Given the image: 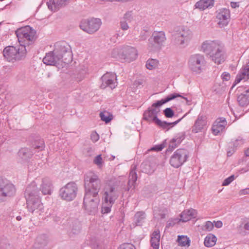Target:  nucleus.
<instances>
[{"label":"nucleus","mask_w":249,"mask_h":249,"mask_svg":"<svg viewBox=\"0 0 249 249\" xmlns=\"http://www.w3.org/2000/svg\"><path fill=\"white\" fill-rule=\"evenodd\" d=\"M178 242L179 246L184 247L189 246L190 244V240L186 236L178 235Z\"/></svg>","instance_id":"f704fd0d"},{"label":"nucleus","mask_w":249,"mask_h":249,"mask_svg":"<svg viewBox=\"0 0 249 249\" xmlns=\"http://www.w3.org/2000/svg\"><path fill=\"white\" fill-rule=\"evenodd\" d=\"M101 80L102 83L100 87L102 89H104L108 87L111 89H113L116 86L115 81L117 79L114 74L107 73L101 77Z\"/></svg>","instance_id":"f3484780"},{"label":"nucleus","mask_w":249,"mask_h":249,"mask_svg":"<svg viewBox=\"0 0 249 249\" xmlns=\"http://www.w3.org/2000/svg\"><path fill=\"white\" fill-rule=\"evenodd\" d=\"M160 232L159 230L155 231L152 234L151 245L153 249H159L160 245Z\"/></svg>","instance_id":"c756f323"},{"label":"nucleus","mask_w":249,"mask_h":249,"mask_svg":"<svg viewBox=\"0 0 249 249\" xmlns=\"http://www.w3.org/2000/svg\"><path fill=\"white\" fill-rule=\"evenodd\" d=\"M99 197L85 195L83 206L86 212L90 215H95L98 211V205L100 202Z\"/></svg>","instance_id":"9b49d317"},{"label":"nucleus","mask_w":249,"mask_h":249,"mask_svg":"<svg viewBox=\"0 0 249 249\" xmlns=\"http://www.w3.org/2000/svg\"><path fill=\"white\" fill-rule=\"evenodd\" d=\"M248 79H249V65H247L243 68L240 73L237 75L231 89L237 84L239 83L242 80L245 79V81H246Z\"/></svg>","instance_id":"5701e85b"},{"label":"nucleus","mask_w":249,"mask_h":249,"mask_svg":"<svg viewBox=\"0 0 249 249\" xmlns=\"http://www.w3.org/2000/svg\"><path fill=\"white\" fill-rule=\"evenodd\" d=\"M26 53V49L23 45L18 48L13 46H8L3 51V56L8 62L21 60L25 57Z\"/></svg>","instance_id":"6e6552de"},{"label":"nucleus","mask_w":249,"mask_h":249,"mask_svg":"<svg viewBox=\"0 0 249 249\" xmlns=\"http://www.w3.org/2000/svg\"><path fill=\"white\" fill-rule=\"evenodd\" d=\"M214 223L215 227L217 228H220L222 227V226L223 225V223L221 221H214Z\"/></svg>","instance_id":"69168bd1"},{"label":"nucleus","mask_w":249,"mask_h":249,"mask_svg":"<svg viewBox=\"0 0 249 249\" xmlns=\"http://www.w3.org/2000/svg\"><path fill=\"white\" fill-rule=\"evenodd\" d=\"M216 18L218 20V24L220 27L227 26L230 19V10L227 8L219 9L216 15Z\"/></svg>","instance_id":"a211bd4d"},{"label":"nucleus","mask_w":249,"mask_h":249,"mask_svg":"<svg viewBox=\"0 0 249 249\" xmlns=\"http://www.w3.org/2000/svg\"><path fill=\"white\" fill-rule=\"evenodd\" d=\"M177 221H178V219L169 220L167 222L166 227L167 228H169L170 227H173L176 223Z\"/></svg>","instance_id":"052dcab7"},{"label":"nucleus","mask_w":249,"mask_h":249,"mask_svg":"<svg viewBox=\"0 0 249 249\" xmlns=\"http://www.w3.org/2000/svg\"><path fill=\"white\" fill-rule=\"evenodd\" d=\"M213 223L210 221H207L204 225L205 229L208 231H212L213 228Z\"/></svg>","instance_id":"603ef678"},{"label":"nucleus","mask_w":249,"mask_h":249,"mask_svg":"<svg viewBox=\"0 0 249 249\" xmlns=\"http://www.w3.org/2000/svg\"><path fill=\"white\" fill-rule=\"evenodd\" d=\"M192 37V33L183 26L176 27L172 35V42L182 47L187 46Z\"/></svg>","instance_id":"423d86ee"},{"label":"nucleus","mask_w":249,"mask_h":249,"mask_svg":"<svg viewBox=\"0 0 249 249\" xmlns=\"http://www.w3.org/2000/svg\"><path fill=\"white\" fill-rule=\"evenodd\" d=\"M227 124V122L225 118H218L213 123L212 127L213 133L214 135H217L225 128Z\"/></svg>","instance_id":"aec40b11"},{"label":"nucleus","mask_w":249,"mask_h":249,"mask_svg":"<svg viewBox=\"0 0 249 249\" xmlns=\"http://www.w3.org/2000/svg\"><path fill=\"white\" fill-rule=\"evenodd\" d=\"M143 83V82L142 80H135L134 81V85L136 86L137 87L139 86V85H142Z\"/></svg>","instance_id":"338daca9"},{"label":"nucleus","mask_w":249,"mask_h":249,"mask_svg":"<svg viewBox=\"0 0 249 249\" xmlns=\"http://www.w3.org/2000/svg\"><path fill=\"white\" fill-rule=\"evenodd\" d=\"M102 24L101 20L99 18H91L84 20L81 22L80 27L85 32L92 34L97 31Z\"/></svg>","instance_id":"f8f14e48"},{"label":"nucleus","mask_w":249,"mask_h":249,"mask_svg":"<svg viewBox=\"0 0 249 249\" xmlns=\"http://www.w3.org/2000/svg\"><path fill=\"white\" fill-rule=\"evenodd\" d=\"M34 184L29 185L26 189L25 196L26 199L27 208L28 211L34 213L36 211H41L43 205L38 196V191Z\"/></svg>","instance_id":"20e7f679"},{"label":"nucleus","mask_w":249,"mask_h":249,"mask_svg":"<svg viewBox=\"0 0 249 249\" xmlns=\"http://www.w3.org/2000/svg\"><path fill=\"white\" fill-rule=\"evenodd\" d=\"M141 167L142 172L146 174H151L154 171V169L151 167L147 161L143 162L141 165Z\"/></svg>","instance_id":"c9c22d12"},{"label":"nucleus","mask_w":249,"mask_h":249,"mask_svg":"<svg viewBox=\"0 0 249 249\" xmlns=\"http://www.w3.org/2000/svg\"><path fill=\"white\" fill-rule=\"evenodd\" d=\"M35 152L27 147L21 148L18 152V157L23 160H27L31 159Z\"/></svg>","instance_id":"a878e982"},{"label":"nucleus","mask_w":249,"mask_h":249,"mask_svg":"<svg viewBox=\"0 0 249 249\" xmlns=\"http://www.w3.org/2000/svg\"><path fill=\"white\" fill-rule=\"evenodd\" d=\"M93 163L99 166L102 165L103 163V159L101 157V155H99L95 158L93 160Z\"/></svg>","instance_id":"09e8293b"},{"label":"nucleus","mask_w":249,"mask_h":249,"mask_svg":"<svg viewBox=\"0 0 249 249\" xmlns=\"http://www.w3.org/2000/svg\"><path fill=\"white\" fill-rule=\"evenodd\" d=\"M52 218L54 222L59 223L61 221V218L57 215H53Z\"/></svg>","instance_id":"680f3d73"},{"label":"nucleus","mask_w":249,"mask_h":249,"mask_svg":"<svg viewBox=\"0 0 249 249\" xmlns=\"http://www.w3.org/2000/svg\"><path fill=\"white\" fill-rule=\"evenodd\" d=\"M206 124V119L204 116H198L195 124L192 127L193 133H196L201 131L203 127Z\"/></svg>","instance_id":"4be33fe9"},{"label":"nucleus","mask_w":249,"mask_h":249,"mask_svg":"<svg viewBox=\"0 0 249 249\" xmlns=\"http://www.w3.org/2000/svg\"><path fill=\"white\" fill-rule=\"evenodd\" d=\"M113 204H110V202L106 203L105 201L103 203L102 207V213L103 214L108 213L111 211V208Z\"/></svg>","instance_id":"ea45409f"},{"label":"nucleus","mask_w":249,"mask_h":249,"mask_svg":"<svg viewBox=\"0 0 249 249\" xmlns=\"http://www.w3.org/2000/svg\"><path fill=\"white\" fill-rule=\"evenodd\" d=\"M178 146V145L177 144V143L175 142V141L173 140L172 139L171 140L170 142V143H169V147H168V150L172 151L175 148L177 147Z\"/></svg>","instance_id":"864d4df0"},{"label":"nucleus","mask_w":249,"mask_h":249,"mask_svg":"<svg viewBox=\"0 0 249 249\" xmlns=\"http://www.w3.org/2000/svg\"><path fill=\"white\" fill-rule=\"evenodd\" d=\"M85 195L99 197L98 193L102 186L101 179L95 174L89 172L85 175Z\"/></svg>","instance_id":"39448f33"},{"label":"nucleus","mask_w":249,"mask_h":249,"mask_svg":"<svg viewBox=\"0 0 249 249\" xmlns=\"http://www.w3.org/2000/svg\"><path fill=\"white\" fill-rule=\"evenodd\" d=\"M216 240V237L214 235L210 233L205 237L204 244L207 247H212L215 244Z\"/></svg>","instance_id":"473e14b6"},{"label":"nucleus","mask_w":249,"mask_h":249,"mask_svg":"<svg viewBox=\"0 0 249 249\" xmlns=\"http://www.w3.org/2000/svg\"><path fill=\"white\" fill-rule=\"evenodd\" d=\"M54 49L46 54L42 62H71L72 53L71 46L65 41L56 42Z\"/></svg>","instance_id":"f257e3e1"},{"label":"nucleus","mask_w":249,"mask_h":249,"mask_svg":"<svg viewBox=\"0 0 249 249\" xmlns=\"http://www.w3.org/2000/svg\"><path fill=\"white\" fill-rule=\"evenodd\" d=\"M150 35V32L149 29H144L141 31L140 35V39L141 40H145Z\"/></svg>","instance_id":"79ce46f5"},{"label":"nucleus","mask_w":249,"mask_h":249,"mask_svg":"<svg viewBox=\"0 0 249 249\" xmlns=\"http://www.w3.org/2000/svg\"><path fill=\"white\" fill-rule=\"evenodd\" d=\"M236 148L233 146H231L230 145V142L228 144V147L227 148V156L230 157L231 156L235 151Z\"/></svg>","instance_id":"3c124183"},{"label":"nucleus","mask_w":249,"mask_h":249,"mask_svg":"<svg viewBox=\"0 0 249 249\" xmlns=\"http://www.w3.org/2000/svg\"><path fill=\"white\" fill-rule=\"evenodd\" d=\"M201 63H190L189 68L191 70L196 73H200L202 71Z\"/></svg>","instance_id":"4c0bfd02"},{"label":"nucleus","mask_w":249,"mask_h":249,"mask_svg":"<svg viewBox=\"0 0 249 249\" xmlns=\"http://www.w3.org/2000/svg\"><path fill=\"white\" fill-rule=\"evenodd\" d=\"M122 56L127 61H134L138 56V51L135 48L127 46L124 48Z\"/></svg>","instance_id":"6ab92c4d"},{"label":"nucleus","mask_w":249,"mask_h":249,"mask_svg":"<svg viewBox=\"0 0 249 249\" xmlns=\"http://www.w3.org/2000/svg\"><path fill=\"white\" fill-rule=\"evenodd\" d=\"M118 249H136L135 247L131 244L124 243L121 245Z\"/></svg>","instance_id":"de8ad7c7"},{"label":"nucleus","mask_w":249,"mask_h":249,"mask_svg":"<svg viewBox=\"0 0 249 249\" xmlns=\"http://www.w3.org/2000/svg\"><path fill=\"white\" fill-rule=\"evenodd\" d=\"M164 148V145L162 144L157 145L153 147H152L150 149V150L152 151H161Z\"/></svg>","instance_id":"6e6d98bb"},{"label":"nucleus","mask_w":249,"mask_h":249,"mask_svg":"<svg viewBox=\"0 0 249 249\" xmlns=\"http://www.w3.org/2000/svg\"><path fill=\"white\" fill-rule=\"evenodd\" d=\"M100 117L102 121L105 122L106 124L109 123L113 118L112 115H109L108 116H106L104 112H100Z\"/></svg>","instance_id":"49530a36"},{"label":"nucleus","mask_w":249,"mask_h":249,"mask_svg":"<svg viewBox=\"0 0 249 249\" xmlns=\"http://www.w3.org/2000/svg\"><path fill=\"white\" fill-rule=\"evenodd\" d=\"M189 151L185 148L177 149L171 157L170 164L174 168L181 166L187 160L189 157Z\"/></svg>","instance_id":"1a4fd4ad"},{"label":"nucleus","mask_w":249,"mask_h":249,"mask_svg":"<svg viewBox=\"0 0 249 249\" xmlns=\"http://www.w3.org/2000/svg\"><path fill=\"white\" fill-rule=\"evenodd\" d=\"M90 139L93 142H95L99 139V135L96 132H92L90 135Z\"/></svg>","instance_id":"5fc2aeb1"},{"label":"nucleus","mask_w":249,"mask_h":249,"mask_svg":"<svg viewBox=\"0 0 249 249\" xmlns=\"http://www.w3.org/2000/svg\"><path fill=\"white\" fill-rule=\"evenodd\" d=\"M243 143H244V140L242 139L239 138L237 139L236 140H235V141L230 142V145L231 146H233L236 149L237 147L240 146L241 145L243 144Z\"/></svg>","instance_id":"a18cd8bd"},{"label":"nucleus","mask_w":249,"mask_h":249,"mask_svg":"<svg viewBox=\"0 0 249 249\" xmlns=\"http://www.w3.org/2000/svg\"><path fill=\"white\" fill-rule=\"evenodd\" d=\"M213 0H200L196 3L195 7L196 8L204 10L207 8L213 6Z\"/></svg>","instance_id":"7c9ffc66"},{"label":"nucleus","mask_w":249,"mask_h":249,"mask_svg":"<svg viewBox=\"0 0 249 249\" xmlns=\"http://www.w3.org/2000/svg\"><path fill=\"white\" fill-rule=\"evenodd\" d=\"M204 61L205 58L203 54L196 53L190 56L189 62H203Z\"/></svg>","instance_id":"72a5a7b5"},{"label":"nucleus","mask_w":249,"mask_h":249,"mask_svg":"<svg viewBox=\"0 0 249 249\" xmlns=\"http://www.w3.org/2000/svg\"><path fill=\"white\" fill-rule=\"evenodd\" d=\"M48 239L45 234H41L37 236L35 243L34 247L38 249H42L48 244Z\"/></svg>","instance_id":"c85d7f7f"},{"label":"nucleus","mask_w":249,"mask_h":249,"mask_svg":"<svg viewBox=\"0 0 249 249\" xmlns=\"http://www.w3.org/2000/svg\"><path fill=\"white\" fill-rule=\"evenodd\" d=\"M93 249H104L99 244L94 245L93 247Z\"/></svg>","instance_id":"774afa93"},{"label":"nucleus","mask_w":249,"mask_h":249,"mask_svg":"<svg viewBox=\"0 0 249 249\" xmlns=\"http://www.w3.org/2000/svg\"><path fill=\"white\" fill-rule=\"evenodd\" d=\"M185 132H182L177 134L176 136L175 137V138L172 139V140H174L175 142L177 143V144L179 145V144L182 142V141L185 139Z\"/></svg>","instance_id":"58836bf2"},{"label":"nucleus","mask_w":249,"mask_h":249,"mask_svg":"<svg viewBox=\"0 0 249 249\" xmlns=\"http://www.w3.org/2000/svg\"><path fill=\"white\" fill-rule=\"evenodd\" d=\"M137 175L135 169H132L129 173L128 181L132 182V183H136L137 180Z\"/></svg>","instance_id":"37998d69"},{"label":"nucleus","mask_w":249,"mask_h":249,"mask_svg":"<svg viewBox=\"0 0 249 249\" xmlns=\"http://www.w3.org/2000/svg\"><path fill=\"white\" fill-rule=\"evenodd\" d=\"M15 34L20 46L23 45L26 48L36 39V31L29 26H26L17 29Z\"/></svg>","instance_id":"0eeeda50"},{"label":"nucleus","mask_w":249,"mask_h":249,"mask_svg":"<svg viewBox=\"0 0 249 249\" xmlns=\"http://www.w3.org/2000/svg\"><path fill=\"white\" fill-rule=\"evenodd\" d=\"M70 0H50L47 2L48 8L52 11H57L59 9L67 4Z\"/></svg>","instance_id":"412c9836"},{"label":"nucleus","mask_w":249,"mask_h":249,"mask_svg":"<svg viewBox=\"0 0 249 249\" xmlns=\"http://www.w3.org/2000/svg\"><path fill=\"white\" fill-rule=\"evenodd\" d=\"M177 97H181L185 99L187 102L188 101L187 98L183 97L179 93H174L173 94H171L165 98L162 99L161 100L153 103L151 107H149L144 112L143 114V119L149 122H152L155 123L156 121V118H158V114L160 111V110L158 107Z\"/></svg>","instance_id":"7ed1b4c3"},{"label":"nucleus","mask_w":249,"mask_h":249,"mask_svg":"<svg viewBox=\"0 0 249 249\" xmlns=\"http://www.w3.org/2000/svg\"><path fill=\"white\" fill-rule=\"evenodd\" d=\"M118 196L119 193L114 186L108 185L104 188L103 199L106 203L114 204Z\"/></svg>","instance_id":"4468645a"},{"label":"nucleus","mask_w":249,"mask_h":249,"mask_svg":"<svg viewBox=\"0 0 249 249\" xmlns=\"http://www.w3.org/2000/svg\"><path fill=\"white\" fill-rule=\"evenodd\" d=\"M201 50L214 62H224L226 53L223 45L218 41L206 40L201 45Z\"/></svg>","instance_id":"f03ea898"},{"label":"nucleus","mask_w":249,"mask_h":249,"mask_svg":"<svg viewBox=\"0 0 249 249\" xmlns=\"http://www.w3.org/2000/svg\"><path fill=\"white\" fill-rule=\"evenodd\" d=\"M237 101L240 106H247L249 104V88L239 87L236 89Z\"/></svg>","instance_id":"dca6fc26"},{"label":"nucleus","mask_w":249,"mask_h":249,"mask_svg":"<svg viewBox=\"0 0 249 249\" xmlns=\"http://www.w3.org/2000/svg\"><path fill=\"white\" fill-rule=\"evenodd\" d=\"M129 16H130L129 13H126L124 17V19L120 22L121 28L123 30H126L129 28L127 23L124 20L127 19Z\"/></svg>","instance_id":"a19ab883"},{"label":"nucleus","mask_w":249,"mask_h":249,"mask_svg":"<svg viewBox=\"0 0 249 249\" xmlns=\"http://www.w3.org/2000/svg\"><path fill=\"white\" fill-rule=\"evenodd\" d=\"M52 188V185L51 180L48 178H43L40 188L42 194L44 195H51Z\"/></svg>","instance_id":"bb28decb"},{"label":"nucleus","mask_w":249,"mask_h":249,"mask_svg":"<svg viewBox=\"0 0 249 249\" xmlns=\"http://www.w3.org/2000/svg\"><path fill=\"white\" fill-rule=\"evenodd\" d=\"M163 113L166 118H172L175 115V112L171 107L165 108L163 110Z\"/></svg>","instance_id":"c03bdc74"},{"label":"nucleus","mask_w":249,"mask_h":249,"mask_svg":"<svg viewBox=\"0 0 249 249\" xmlns=\"http://www.w3.org/2000/svg\"><path fill=\"white\" fill-rule=\"evenodd\" d=\"M196 214V211L193 209L184 210L180 214V220L187 222L192 218H195Z\"/></svg>","instance_id":"cd10ccee"},{"label":"nucleus","mask_w":249,"mask_h":249,"mask_svg":"<svg viewBox=\"0 0 249 249\" xmlns=\"http://www.w3.org/2000/svg\"><path fill=\"white\" fill-rule=\"evenodd\" d=\"M33 146L34 149H37L38 151H42L44 150L45 147L44 142L42 139H38L35 141L34 144Z\"/></svg>","instance_id":"e433bc0d"},{"label":"nucleus","mask_w":249,"mask_h":249,"mask_svg":"<svg viewBox=\"0 0 249 249\" xmlns=\"http://www.w3.org/2000/svg\"><path fill=\"white\" fill-rule=\"evenodd\" d=\"M158 63H146V68L150 70L154 69L158 67Z\"/></svg>","instance_id":"13d9d810"},{"label":"nucleus","mask_w":249,"mask_h":249,"mask_svg":"<svg viewBox=\"0 0 249 249\" xmlns=\"http://www.w3.org/2000/svg\"><path fill=\"white\" fill-rule=\"evenodd\" d=\"M145 213L142 212L137 213L134 217L133 225L141 226L145 219Z\"/></svg>","instance_id":"2f4dec72"},{"label":"nucleus","mask_w":249,"mask_h":249,"mask_svg":"<svg viewBox=\"0 0 249 249\" xmlns=\"http://www.w3.org/2000/svg\"><path fill=\"white\" fill-rule=\"evenodd\" d=\"M166 39L165 33L163 31H155L148 39L152 47L156 49H160Z\"/></svg>","instance_id":"2eb2a0df"},{"label":"nucleus","mask_w":249,"mask_h":249,"mask_svg":"<svg viewBox=\"0 0 249 249\" xmlns=\"http://www.w3.org/2000/svg\"><path fill=\"white\" fill-rule=\"evenodd\" d=\"M221 78L223 81H229L230 79L231 76L228 72H224L221 75Z\"/></svg>","instance_id":"bf43d9fd"},{"label":"nucleus","mask_w":249,"mask_h":249,"mask_svg":"<svg viewBox=\"0 0 249 249\" xmlns=\"http://www.w3.org/2000/svg\"><path fill=\"white\" fill-rule=\"evenodd\" d=\"M247 194H249V188L242 189L239 192L240 195H245Z\"/></svg>","instance_id":"0e129e2a"},{"label":"nucleus","mask_w":249,"mask_h":249,"mask_svg":"<svg viewBox=\"0 0 249 249\" xmlns=\"http://www.w3.org/2000/svg\"><path fill=\"white\" fill-rule=\"evenodd\" d=\"M14 185L6 178L0 177V196L11 197L16 194Z\"/></svg>","instance_id":"ddd939ff"},{"label":"nucleus","mask_w":249,"mask_h":249,"mask_svg":"<svg viewBox=\"0 0 249 249\" xmlns=\"http://www.w3.org/2000/svg\"><path fill=\"white\" fill-rule=\"evenodd\" d=\"M234 179V176L231 175L226 178L222 183L223 186H227L229 185Z\"/></svg>","instance_id":"8fccbe9b"},{"label":"nucleus","mask_w":249,"mask_h":249,"mask_svg":"<svg viewBox=\"0 0 249 249\" xmlns=\"http://www.w3.org/2000/svg\"><path fill=\"white\" fill-rule=\"evenodd\" d=\"M81 226L80 221L78 220H74L70 225V229L68 231L70 237H73L78 235L81 231Z\"/></svg>","instance_id":"b1692460"},{"label":"nucleus","mask_w":249,"mask_h":249,"mask_svg":"<svg viewBox=\"0 0 249 249\" xmlns=\"http://www.w3.org/2000/svg\"><path fill=\"white\" fill-rule=\"evenodd\" d=\"M243 224H244V229L249 232V218L244 219Z\"/></svg>","instance_id":"4d7b16f0"},{"label":"nucleus","mask_w":249,"mask_h":249,"mask_svg":"<svg viewBox=\"0 0 249 249\" xmlns=\"http://www.w3.org/2000/svg\"><path fill=\"white\" fill-rule=\"evenodd\" d=\"M135 183H132V182L128 181L127 187L126 188L125 190L129 191L131 188L134 189L135 188Z\"/></svg>","instance_id":"e2e57ef3"},{"label":"nucleus","mask_w":249,"mask_h":249,"mask_svg":"<svg viewBox=\"0 0 249 249\" xmlns=\"http://www.w3.org/2000/svg\"><path fill=\"white\" fill-rule=\"evenodd\" d=\"M185 116V115H184L181 118L172 123H168L166 121H162L158 118H156V121L154 123L160 127L162 128L163 129H166L167 130H168L171 127H172L178 124Z\"/></svg>","instance_id":"393cba45"},{"label":"nucleus","mask_w":249,"mask_h":249,"mask_svg":"<svg viewBox=\"0 0 249 249\" xmlns=\"http://www.w3.org/2000/svg\"><path fill=\"white\" fill-rule=\"evenodd\" d=\"M77 190L76 184L74 182H70L60 189L59 196L62 199L70 201L76 197Z\"/></svg>","instance_id":"9d476101"}]
</instances>
